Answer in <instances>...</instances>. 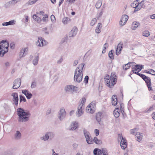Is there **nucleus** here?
I'll use <instances>...</instances> for the list:
<instances>
[{"instance_id": "obj_1", "label": "nucleus", "mask_w": 155, "mask_h": 155, "mask_svg": "<svg viewBox=\"0 0 155 155\" xmlns=\"http://www.w3.org/2000/svg\"><path fill=\"white\" fill-rule=\"evenodd\" d=\"M17 114L18 117V121L20 123L28 121L31 116L29 111H26L21 108H18L17 109Z\"/></svg>"}, {"instance_id": "obj_2", "label": "nucleus", "mask_w": 155, "mask_h": 155, "mask_svg": "<svg viewBox=\"0 0 155 155\" xmlns=\"http://www.w3.org/2000/svg\"><path fill=\"white\" fill-rule=\"evenodd\" d=\"M84 65V63H81L76 69L74 76V80L75 81L80 83L82 81L83 76L82 71Z\"/></svg>"}, {"instance_id": "obj_3", "label": "nucleus", "mask_w": 155, "mask_h": 155, "mask_svg": "<svg viewBox=\"0 0 155 155\" xmlns=\"http://www.w3.org/2000/svg\"><path fill=\"white\" fill-rule=\"evenodd\" d=\"M117 76L114 73H111L110 77L108 75L106 76L104 78L106 85L110 88H112L116 84L117 81Z\"/></svg>"}, {"instance_id": "obj_4", "label": "nucleus", "mask_w": 155, "mask_h": 155, "mask_svg": "<svg viewBox=\"0 0 155 155\" xmlns=\"http://www.w3.org/2000/svg\"><path fill=\"white\" fill-rule=\"evenodd\" d=\"M9 43L6 40H3L0 42V56H4L8 51Z\"/></svg>"}, {"instance_id": "obj_5", "label": "nucleus", "mask_w": 155, "mask_h": 155, "mask_svg": "<svg viewBox=\"0 0 155 155\" xmlns=\"http://www.w3.org/2000/svg\"><path fill=\"white\" fill-rule=\"evenodd\" d=\"M54 136L55 134L54 132L51 131L47 132L45 135L41 137V139L45 141L49 139L51 140L54 138Z\"/></svg>"}, {"instance_id": "obj_6", "label": "nucleus", "mask_w": 155, "mask_h": 155, "mask_svg": "<svg viewBox=\"0 0 155 155\" xmlns=\"http://www.w3.org/2000/svg\"><path fill=\"white\" fill-rule=\"evenodd\" d=\"M78 87L72 85H68L65 87L64 90L67 92L73 93L77 90Z\"/></svg>"}, {"instance_id": "obj_7", "label": "nucleus", "mask_w": 155, "mask_h": 155, "mask_svg": "<svg viewBox=\"0 0 155 155\" xmlns=\"http://www.w3.org/2000/svg\"><path fill=\"white\" fill-rule=\"evenodd\" d=\"M66 113L64 108H61L58 113V116L60 120H62L65 117Z\"/></svg>"}, {"instance_id": "obj_8", "label": "nucleus", "mask_w": 155, "mask_h": 155, "mask_svg": "<svg viewBox=\"0 0 155 155\" xmlns=\"http://www.w3.org/2000/svg\"><path fill=\"white\" fill-rule=\"evenodd\" d=\"M47 43L45 40L40 37L38 38V40L36 42V45L38 46L42 47L46 45Z\"/></svg>"}, {"instance_id": "obj_9", "label": "nucleus", "mask_w": 155, "mask_h": 155, "mask_svg": "<svg viewBox=\"0 0 155 155\" xmlns=\"http://www.w3.org/2000/svg\"><path fill=\"white\" fill-rule=\"evenodd\" d=\"M84 108V107H83V104H80L76 113V116L77 117H79L83 114Z\"/></svg>"}, {"instance_id": "obj_10", "label": "nucleus", "mask_w": 155, "mask_h": 155, "mask_svg": "<svg viewBox=\"0 0 155 155\" xmlns=\"http://www.w3.org/2000/svg\"><path fill=\"white\" fill-rule=\"evenodd\" d=\"M95 106L93 102L91 103L86 108V110L89 113L93 114L94 113V110L93 109Z\"/></svg>"}, {"instance_id": "obj_11", "label": "nucleus", "mask_w": 155, "mask_h": 155, "mask_svg": "<svg viewBox=\"0 0 155 155\" xmlns=\"http://www.w3.org/2000/svg\"><path fill=\"white\" fill-rule=\"evenodd\" d=\"M20 85L21 79L20 78H18L14 81L12 88L17 89L20 86Z\"/></svg>"}, {"instance_id": "obj_12", "label": "nucleus", "mask_w": 155, "mask_h": 155, "mask_svg": "<svg viewBox=\"0 0 155 155\" xmlns=\"http://www.w3.org/2000/svg\"><path fill=\"white\" fill-rule=\"evenodd\" d=\"M128 16L126 15H123L122 16L121 19L119 22L120 25H124L128 20Z\"/></svg>"}, {"instance_id": "obj_13", "label": "nucleus", "mask_w": 155, "mask_h": 155, "mask_svg": "<svg viewBox=\"0 0 155 155\" xmlns=\"http://www.w3.org/2000/svg\"><path fill=\"white\" fill-rule=\"evenodd\" d=\"M106 149L104 148L101 149L95 148L94 150V155H102L101 154L102 153L103 154L104 152L105 151Z\"/></svg>"}, {"instance_id": "obj_14", "label": "nucleus", "mask_w": 155, "mask_h": 155, "mask_svg": "<svg viewBox=\"0 0 155 155\" xmlns=\"http://www.w3.org/2000/svg\"><path fill=\"white\" fill-rule=\"evenodd\" d=\"M78 127V123L76 121H73L70 124L68 130H74Z\"/></svg>"}, {"instance_id": "obj_15", "label": "nucleus", "mask_w": 155, "mask_h": 155, "mask_svg": "<svg viewBox=\"0 0 155 155\" xmlns=\"http://www.w3.org/2000/svg\"><path fill=\"white\" fill-rule=\"evenodd\" d=\"M12 96L13 97V101L14 102V104L17 106L18 105V94L17 93H13L12 95Z\"/></svg>"}, {"instance_id": "obj_16", "label": "nucleus", "mask_w": 155, "mask_h": 155, "mask_svg": "<svg viewBox=\"0 0 155 155\" xmlns=\"http://www.w3.org/2000/svg\"><path fill=\"white\" fill-rule=\"evenodd\" d=\"M145 81L147 85L149 91H152V89L151 87V80L150 78L146 77L145 79H143Z\"/></svg>"}, {"instance_id": "obj_17", "label": "nucleus", "mask_w": 155, "mask_h": 155, "mask_svg": "<svg viewBox=\"0 0 155 155\" xmlns=\"http://www.w3.org/2000/svg\"><path fill=\"white\" fill-rule=\"evenodd\" d=\"M28 50L27 48H23L20 51L19 56L20 58L24 57L26 54V52Z\"/></svg>"}, {"instance_id": "obj_18", "label": "nucleus", "mask_w": 155, "mask_h": 155, "mask_svg": "<svg viewBox=\"0 0 155 155\" xmlns=\"http://www.w3.org/2000/svg\"><path fill=\"white\" fill-rule=\"evenodd\" d=\"M78 29L75 27H74L72 30L70 32L69 34V37H73L75 36L77 32Z\"/></svg>"}, {"instance_id": "obj_19", "label": "nucleus", "mask_w": 155, "mask_h": 155, "mask_svg": "<svg viewBox=\"0 0 155 155\" xmlns=\"http://www.w3.org/2000/svg\"><path fill=\"white\" fill-rule=\"evenodd\" d=\"M132 71L133 73H134V71H138V72L140 71L143 68V66L142 65H140L138 64L135 65L134 67L132 68Z\"/></svg>"}, {"instance_id": "obj_20", "label": "nucleus", "mask_w": 155, "mask_h": 155, "mask_svg": "<svg viewBox=\"0 0 155 155\" xmlns=\"http://www.w3.org/2000/svg\"><path fill=\"white\" fill-rule=\"evenodd\" d=\"M123 44L119 43L117 45L116 51V54L117 55H118L121 53V51L123 48Z\"/></svg>"}, {"instance_id": "obj_21", "label": "nucleus", "mask_w": 155, "mask_h": 155, "mask_svg": "<svg viewBox=\"0 0 155 155\" xmlns=\"http://www.w3.org/2000/svg\"><path fill=\"white\" fill-rule=\"evenodd\" d=\"M22 93L24 94L27 98L28 99H30L32 96V94L31 93L29 92L27 90H22Z\"/></svg>"}, {"instance_id": "obj_22", "label": "nucleus", "mask_w": 155, "mask_h": 155, "mask_svg": "<svg viewBox=\"0 0 155 155\" xmlns=\"http://www.w3.org/2000/svg\"><path fill=\"white\" fill-rule=\"evenodd\" d=\"M14 139L16 140H20L21 137V134L19 131H17L14 134Z\"/></svg>"}, {"instance_id": "obj_23", "label": "nucleus", "mask_w": 155, "mask_h": 155, "mask_svg": "<svg viewBox=\"0 0 155 155\" xmlns=\"http://www.w3.org/2000/svg\"><path fill=\"white\" fill-rule=\"evenodd\" d=\"M114 115L115 117H118L120 114V111L118 108L115 109L113 112Z\"/></svg>"}, {"instance_id": "obj_24", "label": "nucleus", "mask_w": 155, "mask_h": 155, "mask_svg": "<svg viewBox=\"0 0 155 155\" xmlns=\"http://www.w3.org/2000/svg\"><path fill=\"white\" fill-rule=\"evenodd\" d=\"M135 63L134 62L128 63L124 64L123 66V69L124 70H126L131 67V64H133Z\"/></svg>"}, {"instance_id": "obj_25", "label": "nucleus", "mask_w": 155, "mask_h": 155, "mask_svg": "<svg viewBox=\"0 0 155 155\" xmlns=\"http://www.w3.org/2000/svg\"><path fill=\"white\" fill-rule=\"evenodd\" d=\"M102 113L100 112L97 113L96 115V119L99 123L101 121V118H102Z\"/></svg>"}, {"instance_id": "obj_26", "label": "nucleus", "mask_w": 155, "mask_h": 155, "mask_svg": "<svg viewBox=\"0 0 155 155\" xmlns=\"http://www.w3.org/2000/svg\"><path fill=\"white\" fill-rule=\"evenodd\" d=\"M139 25H140V23L139 22L134 21L132 23V29L135 30Z\"/></svg>"}, {"instance_id": "obj_27", "label": "nucleus", "mask_w": 155, "mask_h": 155, "mask_svg": "<svg viewBox=\"0 0 155 155\" xmlns=\"http://www.w3.org/2000/svg\"><path fill=\"white\" fill-rule=\"evenodd\" d=\"M135 136L138 139V141L140 142L142 140L143 138L142 134L139 132L137 133L136 134Z\"/></svg>"}, {"instance_id": "obj_28", "label": "nucleus", "mask_w": 155, "mask_h": 155, "mask_svg": "<svg viewBox=\"0 0 155 155\" xmlns=\"http://www.w3.org/2000/svg\"><path fill=\"white\" fill-rule=\"evenodd\" d=\"M112 104L113 105H116L117 104V98L116 95H114L112 96Z\"/></svg>"}, {"instance_id": "obj_29", "label": "nucleus", "mask_w": 155, "mask_h": 155, "mask_svg": "<svg viewBox=\"0 0 155 155\" xmlns=\"http://www.w3.org/2000/svg\"><path fill=\"white\" fill-rule=\"evenodd\" d=\"M32 18L34 20L37 21L38 23H40L41 21V17H39L36 15H34Z\"/></svg>"}, {"instance_id": "obj_30", "label": "nucleus", "mask_w": 155, "mask_h": 155, "mask_svg": "<svg viewBox=\"0 0 155 155\" xmlns=\"http://www.w3.org/2000/svg\"><path fill=\"white\" fill-rule=\"evenodd\" d=\"M147 2V1H146L145 0H143L139 4V5L141 7V8H144L146 7V3Z\"/></svg>"}, {"instance_id": "obj_31", "label": "nucleus", "mask_w": 155, "mask_h": 155, "mask_svg": "<svg viewBox=\"0 0 155 155\" xmlns=\"http://www.w3.org/2000/svg\"><path fill=\"white\" fill-rule=\"evenodd\" d=\"M102 2V0H98L95 6L96 8L97 9H98L100 8L101 6Z\"/></svg>"}, {"instance_id": "obj_32", "label": "nucleus", "mask_w": 155, "mask_h": 155, "mask_svg": "<svg viewBox=\"0 0 155 155\" xmlns=\"http://www.w3.org/2000/svg\"><path fill=\"white\" fill-rule=\"evenodd\" d=\"M83 132L85 138L89 137L90 136H91L90 135L89 132L88 131L84 129L83 130Z\"/></svg>"}, {"instance_id": "obj_33", "label": "nucleus", "mask_w": 155, "mask_h": 155, "mask_svg": "<svg viewBox=\"0 0 155 155\" xmlns=\"http://www.w3.org/2000/svg\"><path fill=\"white\" fill-rule=\"evenodd\" d=\"M38 55H37V56L35 57L33 61L32 62L33 64L34 65H36L38 63Z\"/></svg>"}, {"instance_id": "obj_34", "label": "nucleus", "mask_w": 155, "mask_h": 155, "mask_svg": "<svg viewBox=\"0 0 155 155\" xmlns=\"http://www.w3.org/2000/svg\"><path fill=\"white\" fill-rule=\"evenodd\" d=\"M114 53V50H112L110 51H109L108 53V56L111 59H114V54H113Z\"/></svg>"}, {"instance_id": "obj_35", "label": "nucleus", "mask_w": 155, "mask_h": 155, "mask_svg": "<svg viewBox=\"0 0 155 155\" xmlns=\"http://www.w3.org/2000/svg\"><path fill=\"white\" fill-rule=\"evenodd\" d=\"M93 141L96 144H101L102 143V141L98 139L97 137H95L93 139Z\"/></svg>"}, {"instance_id": "obj_36", "label": "nucleus", "mask_w": 155, "mask_h": 155, "mask_svg": "<svg viewBox=\"0 0 155 155\" xmlns=\"http://www.w3.org/2000/svg\"><path fill=\"white\" fill-rule=\"evenodd\" d=\"M86 139L87 143L88 144H91L93 143V141L91 136H90L89 137L86 138Z\"/></svg>"}, {"instance_id": "obj_37", "label": "nucleus", "mask_w": 155, "mask_h": 155, "mask_svg": "<svg viewBox=\"0 0 155 155\" xmlns=\"http://www.w3.org/2000/svg\"><path fill=\"white\" fill-rule=\"evenodd\" d=\"M155 108V105H153L151 106L150 107L148 108L147 109V110L145 111L146 113H149L151 111L153 110Z\"/></svg>"}, {"instance_id": "obj_38", "label": "nucleus", "mask_w": 155, "mask_h": 155, "mask_svg": "<svg viewBox=\"0 0 155 155\" xmlns=\"http://www.w3.org/2000/svg\"><path fill=\"white\" fill-rule=\"evenodd\" d=\"M142 35L145 37H148L150 35V32L148 31H145L143 32Z\"/></svg>"}, {"instance_id": "obj_39", "label": "nucleus", "mask_w": 155, "mask_h": 155, "mask_svg": "<svg viewBox=\"0 0 155 155\" xmlns=\"http://www.w3.org/2000/svg\"><path fill=\"white\" fill-rule=\"evenodd\" d=\"M137 128L131 129L130 130V132L131 134L135 135L137 133Z\"/></svg>"}, {"instance_id": "obj_40", "label": "nucleus", "mask_w": 155, "mask_h": 155, "mask_svg": "<svg viewBox=\"0 0 155 155\" xmlns=\"http://www.w3.org/2000/svg\"><path fill=\"white\" fill-rule=\"evenodd\" d=\"M134 12H137L141 8V7L139 5V4L137 5L135 7H134Z\"/></svg>"}, {"instance_id": "obj_41", "label": "nucleus", "mask_w": 155, "mask_h": 155, "mask_svg": "<svg viewBox=\"0 0 155 155\" xmlns=\"http://www.w3.org/2000/svg\"><path fill=\"white\" fill-rule=\"evenodd\" d=\"M97 20L95 18H93L92 19L91 23L90 25H91L92 26H93L95 23L96 22Z\"/></svg>"}, {"instance_id": "obj_42", "label": "nucleus", "mask_w": 155, "mask_h": 155, "mask_svg": "<svg viewBox=\"0 0 155 155\" xmlns=\"http://www.w3.org/2000/svg\"><path fill=\"white\" fill-rule=\"evenodd\" d=\"M22 101H23L24 102L26 101V100L25 98L24 97L20 95V103Z\"/></svg>"}, {"instance_id": "obj_43", "label": "nucleus", "mask_w": 155, "mask_h": 155, "mask_svg": "<svg viewBox=\"0 0 155 155\" xmlns=\"http://www.w3.org/2000/svg\"><path fill=\"white\" fill-rule=\"evenodd\" d=\"M69 19V18H64L62 19V21L64 24H67Z\"/></svg>"}, {"instance_id": "obj_44", "label": "nucleus", "mask_w": 155, "mask_h": 155, "mask_svg": "<svg viewBox=\"0 0 155 155\" xmlns=\"http://www.w3.org/2000/svg\"><path fill=\"white\" fill-rule=\"evenodd\" d=\"M16 21L14 20H12L11 21H9L8 22V25H13L15 24Z\"/></svg>"}, {"instance_id": "obj_45", "label": "nucleus", "mask_w": 155, "mask_h": 155, "mask_svg": "<svg viewBox=\"0 0 155 155\" xmlns=\"http://www.w3.org/2000/svg\"><path fill=\"white\" fill-rule=\"evenodd\" d=\"M21 0H12L9 2V3L11 4H15L17 2H19Z\"/></svg>"}, {"instance_id": "obj_46", "label": "nucleus", "mask_w": 155, "mask_h": 155, "mask_svg": "<svg viewBox=\"0 0 155 155\" xmlns=\"http://www.w3.org/2000/svg\"><path fill=\"white\" fill-rule=\"evenodd\" d=\"M88 80L89 77L88 76L86 75L85 76L84 80V82L85 83V84L88 83Z\"/></svg>"}, {"instance_id": "obj_47", "label": "nucleus", "mask_w": 155, "mask_h": 155, "mask_svg": "<svg viewBox=\"0 0 155 155\" xmlns=\"http://www.w3.org/2000/svg\"><path fill=\"white\" fill-rule=\"evenodd\" d=\"M38 0H30L28 2V4L32 5L35 3Z\"/></svg>"}, {"instance_id": "obj_48", "label": "nucleus", "mask_w": 155, "mask_h": 155, "mask_svg": "<svg viewBox=\"0 0 155 155\" xmlns=\"http://www.w3.org/2000/svg\"><path fill=\"white\" fill-rule=\"evenodd\" d=\"M127 144L126 140L125 138L122 139L121 140V142H120V145H122V144Z\"/></svg>"}, {"instance_id": "obj_49", "label": "nucleus", "mask_w": 155, "mask_h": 155, "mask_svg": "<svg viewBox=\"0 0 155 155\" xmlns=\"http://www.w3.org/2000/svg\"><path fill=\"white\" fill-rule=\"evenodd\" d=\"M36 82L35 81L33 82L31 84V87L32 88H34L36 87Z\"/></svg>"}, {"instance_id": "obj_50", "label": "nucleus", "mask_w": 155, "mask_h": 155, "mask_svg": "<svg viewBox=\"0 0 155 155\" xmlns=\"http://www.w3.org/2000/svg\"><path fill=\"white\" fill-rule=\"evenodd\" d=\"M44 17L42 18V20L43 21L46 22L47 21V18H48V15H44Z\"/></svg>"}, {"instance_id": "obj_51", "label": "nucleus", "mask_w": 155, "mask_h": 155, "mask_svg": "<svg viewBox=\"0 0 155 155\" xmlns=\"http://www.w3.org/2000/svg\"><path fill=\"white\" fill-rule=\"evenodd\" d=\"M121 148L122 149L124 150L127 147V144H122V145H120Z\"/></svg>"}, {"instance_id": "obj_52", "label": "nucleus", "mask_w": 155, "mask_h": 155, "mask_svg": "<svg viewBox=\"0 0 155 155\" xmlns=\"http://www.w3.org/2000/svg\"><path fill=\"white\" fill-rule=\"evenodd\" d=\"M103 14V10H102L99 13V14L97 16V19L99 18L100 17H101L102 15Z\"/></svg>"}, {"instance_id": "obj_53", "label": "nucleus", "mask_w": 155, "mask_h": 155, "mask_svg": "<svg viewBox=\"0 0 155 155\" xmlns=\"http://www.w3.org/2000/svg\"><path fill=\"white\" fill-rule=\"evenodd\" d=\"M138 75L140 77H141L143 79H145V78H146L147 77L145 75L141 73L138 74Z\"/></svg>"}, {"instance_id": "obj_54", "label": "nucleus", "mask_w": 155, "mask_h": 155, "mask_svg": "<svg viewBox=\"0 0 155 155\" xmlns=\"http://www.w3.org/2000/svg\"><path fill=\"white\" fill-rule=\"evenodd\" d=\"M94 132L96 136H98L99 134V131L98 130L96 129L94 130Z\"/></svg>"}, {"instance_id": "obj_55", "label": "nucleus", "mask_w": 155, "mask_h": 155, "mask_svg": "<svg viewBox=\"0 0 155 155\" xmlns=\"http://www.w3.org/2000/svg\"><path fill=\"white\" fill-rule=\"evenodd\" d=\"M62 57L61 56V58H60V59L57 61V63L58 64H60L62 62Z\"/></svg>"}, {"instance_id": "obj_56", "label": "nucleus", "mask_w": 155, "mask_h": 155, "mask_svg": "<svg viewBox=\"0 0 155 155\" xmlns=\"http://www.w3.org/2000/svg\"><path fill=\"white\" fill-rule=\"evenodd\" d=\"M10 48L12 49H14L15 48V44L14 42L11 43L10 44Z\"/></svg>"}, {"instance_id": "obj_57", "label": "nucleus", "mask_w": 155, "mask_h": 155, "mask_svg": "<svg viewBox=\"0 0 155 155\" xmlns=\"http://www.w3.org/2000/svg\"><path fill=\"white\" fill-rule=\"evenodd\" d=\"M86 99L85 98H83L82 99V100L81 101V102L80 104H83V106L84 105V103L86 101Z\"/></svg>"}, {"instance_id": "obj_58", "label": "nucleus", "mask_w": 155, "mask_h": 155, "mask_svg": "<svg viewBox=\"0 0 155 155\" xmlns=\"http://www.w3.org/2000/svg\"><path fill=\"white\" fill-rule=\"evenodd\" d=\"M138 4H139V2H138L137 1H134V3H131V5L132 6V5H135L136 6Z\"/></svg>"}, {"instance_id": "obj_59", "label": "nucleus", "mask_w": 155, "mask_h": 155, "mask_svg": "<svg viewBox=\"0 0 155 155\" xmlns=\"http://www.w3.org/2000/svg\"><path fill=\"white\" fill-rule=\"evenodd\" d=\"M51 19L52 21H54L55 20L54 16L52 15L51 16Z\"/></svg>"}, {"instance_id": "obj_60", "label": "nucleus", "mask_w": 155, "mask_h": 155, "mask_svg": "<svg viewBox=\"0 0 155 155\" xmlns=\"http://www.w3.org/2000/svg\"><path fill=\"white\" fill-rule=\"evenodd\" d=\"M150 73H151V74L155 75V71H154L152 69H150Z\"/></svg>"}, {"instance_id": "obj_61", "label": "nucleus", "mask_w": 155, "mask_h": 155, "mask_svg": "<svg viewBox=\"0 0 155 155\" xmlns=\"http://www.w3.org/2000/svg\"><path fill=\"white\" fill-rule=\"evenodd\" d=\"M78 61L77 60H75L74 61V63H73V66H76V65L77 64H78Z\"/></svg>"}, {"instance_id": "obj_62", "label": "nucleus", "mask_w": 155, "mask_h": 155, "mask_svg": "<svg viewBox=\"0 0 155 155\" xmlns=\"http://www.w3.org/2000/svg\"><path fill=\"white\" fill-rule=\"evenodd\" d=\"M124 139V138L120 134H119L118 135V140H119V139H120H120Z\"/></svg>"}, {"instance_id": "obj_63", "label": "nucleus", "mask_w": 155, "mask_h": 155, "mask_svg": "<svg viewBox=\"0 0 155 155\" xmlns=\"http://www.w3.org/2000/svg\"><path fill=\"white\" fill-rule=\"evenodd\" d=\"M95 31L97 33H99L101 31L99 28H96Z\"/></svg>"}, {"instance_id": "obj_64", "label": "nucleus", "mask_w": 155, "mask_h": 155, "mask_svg": "<svg viewBox=\"0 0 155 155\" xmlns=\"http://www.w3.org/2000/svg\"><path fill=\"white\" fill-rule=\"evenodd\" d=\"M152 118L155 120V112L153 113L152 114Z\"/></svg>"}]
</instances>
